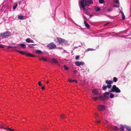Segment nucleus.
<instances>
[{
    "label": "nucleus",
    "instance_id": "1",
    "mask_svg": "<svg viewBox=\"0 0 131 131\" xmlns=\"http://www.w3.org/2000/svg\"><path fill=\"white\" fill-rule=\"evenodd\" d=\"M85 0H83L81 1L79 3V6L81 10L82 9V12L83 13L88 15L90 11V9L89 8H85L86 6V4L84 2H86Z\"/></svg>",
    "mask_w": 131,
    "mask_h": 131
},
{
    "label": "nucleus",
    "instance_id": "2",
    "mask_svg": "<svg viewBox=\"0 0 131 131\" xmlns=\"http://www.w3.org/2000/svg\"><path fill=\"white\" fill-rule=\"evenodd\" d=\"M121 92V90L118 88L117 87L116 85H114L111 90L109 91V92H105L104 94L103 95L105 97H107L106 96L109 95L110 92H115L116 93H119Z\"/></svg>",
    "mask_w": 131,
    "mask_h": 131
},
{
    "label": "nucleus",
    "instance_id": "3",
    "mask_svg": "<svg viewBox=\"0 0 131 131\" xmlns=\"http://www.w3.org/2000/svg\"><path fill=\"white\" fill-rule=\"evenodd\" d=\"M55 41L57 42L60 44H66L67 43V41L65 39L59 38H57L55 40Z\"/></svg>",
    "mask_w": 131,
    "mask_h": 131
},
{
    "label": "nucleus",
    "instance_id": "4",
    "mask_svg": "<svg viewBox=\"0 0 131 131\" xmlns=\"http://www.w3.org/2000/svg\"><path fill=\"white\" fill-rule=\"evenodd\" d=\"M10 34L9 31H7L4 33H2L0 34V37L2 38H4L7 37L9 36Z\"/></svg>",
    "mask_w": 131,
    "mask_h": 131
},
{
    "label": "nucleus",
    "instance_id": "5",
    "mask_svg": "<svg viewBox=\"0 0 131 131\" xmlns=\"http://www.w3.org/2000/svg\"><path fill=\"white\" fill-rule=\"evenodd\" d=\"M47 47L50 49H52L56 48V46L53 42H51L49 44Z\"/></svg>",
    "mask_w": 131,
    "mask_h": 131
},
{
    "label": "nucleus",
    "instance_id": "6",
    "mask_svg": "<svg viewBox=\"0 0 131 131\" xmlns=\"http://www.w3.org/2000/svg\"><path fill=\"white\" fill-rule=\"evenodd\" d=\"M92 92L95 95H100L101 94V93L98 89H94L92 91Z\"/></svg>",
    "mask_w": 131,
    "mask_h": 131
},
{
    "label": "nucleus",
    "instance_id": "7",
    "mask_svg": "<svg viewBox=\"0 0 131 131\" xmlns=\"http://www.w3.org/2000/svg\"><path fill=\"white\" fill-rule=\"evenodd\" d=\"M98 108L100 111H103L105 109L106 107L103 105H100L99 106Z\"/></svg>",
    "mask_w": 131,
    "mask_h": 131
},
{
    "label": "nucleus",
    "instance_id": "8",
    "mask_svg": "<svg viewBox=\"0 0 131 131\" xmlns=\"http://www.w3.org/2000/svg\"><path fill=\"white\" fill-rule=\"evenodd\" d=\"M83 0H82L81 1H82ZM86 2H84L86 4V6H89V4H92L93 3V2L91 0H85Z\"/></svg>",
    "mask_w": 131,
    "mask_h": 131
},
{
    "label": "nucleus",
    "instance_id": "9",
    "mask_svg": "<svg viewBox=\"0 0 131 131\" xmlns=\"http://www.w3.org/2000/svg\"><path fill=\"white\" fill-rule=\"evenodd\" d=\"M75 64L77 66H79L81 65H84V62L81 61H76L75 62Z\"/></svg>",
    "mask_w": 131,
    "mask_h": 131
},
{
    "label": "nucleus",
    "instance_id": "10",
    "mask_svg": "<svg viewBox=\"0 0 131 131\" xmlns=\"http://www.w3.org/2000/svg\"><path fill=\"white\" fill-rule=\"evenodd\" d=\"M84 24L85 26L88 28H90V26L89 24L87 23V22L85 20L84 22Z\"/></svg>",
    "mask_w": 131,
    "mask_h": 131
},
{
    "label": "nucleus",
    "instance_id": "11",
    "mask_svg": "<svg viewBox=\"0 0 131 131\" xmlns=\"http://www.w3.org/2000/svg\"><path fill=\"white\" fill-rule=\"evenodd\" d=\"M18 45L20 46V47L21 48H26V45L24 43H20L18 44Z\"/></svg>",
    "mask_w": 131,
    "mask_h": 131
},
{
    "label": "nucleus",
    "instance_id": "12",
    "mask_svg": "<svg viewBox=\"0 0 131 131\" xmlns=\"http://www.w3.org/2000/svg\"><path fill=\"white\" fill-rule=\"evenodd\" d=\"M125 127L128 131H131V128L130 126H127L126 125L124 126Z\"/></svg>",
    "mask_w": 131,
    "mask_h": 131
},
{
    "label": "nucleus",
    "instance_id": "13",
    "mask_svg": "<svg viewBox=\"0 0 131 131\" xmlns=\"http://www.w3.org/2000/svg\"><path fill=\"white\" fill-rule=\"evenodd\" d=\"M120 12L122 14V18L123 20H124L125 18V16L123 12L122 11H121Z\"/></svg>",
    "mask_w": 131,
    "mask_h": 131
},
{
    "label": "nucleus",
    "instance_id": "14",
    "mask_svg": "<svg viewBox=\"0 0 131 131\" xmlns=\"http://www.w3.org/2000/svg\"><path fill=\"white\" fill-rule=\"evenodd\" d=\"M26 55L28 56H29V57H34L35 56L34 55L32 54H31L30 53H27V52H26Z\"/></svg>",
    "mask_w": 131,
    "mask_h": 131
},
{
    "label": "nucleus",
    "instance_id": "15",
    "mask_svg": "<svg viewBox=\"0 0 131 131\" xmlns=\"http://www.w3.org/2000/svg\"><path fill=\"white\" fill-rule=\"evenodd\" d=\"M99 96L98 97L99 99L101 100H105V98L104 97V96H101L99 95Z\"/></svg>",
    "mask_w": 131,
    "mask_h": 131
},
{
    "label": "nucleus",
    "instance_id": "16",
    "mask_svg": "<svg viewBox=\"0 0 131 131\" xmlns=\"http://www.w3.org/2000/svg\"><path fill=\"white\" fill-rule=\"evenodd\" d=\"M112 81L108 80H106L105 81V82L106 83L110 84L112 83Z\"/></svg>",
    "mask_w": 131,
    "mask_h": 131
},
{
    "label": "nucleus",
    "instance_id": "17",
    "mask_svg": "<svg viewBox=\"0 0 131 131\" xmlns=\"http://www.w3.org/2000/svg\"><path fill=\"white\" fill-rule=\"evenodd\" d=\"M52 61L55 63H57L58 61L57 60L54 58H53L52 59Z\"/></svg>",
    "mask_w": 131,
    "mask_h": 131
},
{
    "label": "nucleus",
    "instance_id": "18",
    "mask_svg": "<svg viewBox=\"0 0 131 131\" xmlns=\"http://www.w3.org/2000/svg\"><path fill=\"white\" fill-rule=\"evenodd\" d=\"M17 52H19V53H21V54H23L25 55H26V51L22 52V51H18V50H17Z\"/></svg>",
    "mask_w": 131,
    "mask_h": 131
},
{
    "label": "nucleus",
    "instance_id": "19",
    "mask_svg": "<svg viewBox=\"0 0 131 131\" xmlns=\"http://www.w3.org/2000/svg\"><path fill=\"white\" fill-rule=\"evenodd\" d=\"M17 6V3H16L14 4V6H13V9L14 10L15 9Z\"/></svg>",
    "mask_w": 131,
    "mask_h": 131
},
{
    "label": "nucleus",
    "instance_id": "20",
    "mask_svg": "<svg viewBox=\"0 0 131 131\" xmlns=\"http://www.w3.org/2000/svg\"><path fill=\"white\" fill-rule=\"evenodd\" d=\"M94 9L96 11L99 12L100 10V9L99 7H95Z\"/></svg>",
    "mask_w": 131,
    "mask_h": 131
},
{
    "label": "nucleus",
    "instance_id": "21",
    "mask_svg": "<svg viewBox=\"0 0 131 131\" xmlns=\"http://www.w3.org/2000/svg\"><path fill=\"white\" fill-rule=\"evenodd\" d=\"M18 18L19 19H20L21 20L23 19L24 18L23 16L21 15L19 16Z\"/></svg>",
    "mask_w": 131,
    "mask_h": 131
},
{
    "label": "nucleus",
    "instance_id": "22",
    "mask_svg": "<svg viewBox=\"0 0 131 131\" xmlns=\"http://www.w3.org/2000/svg\"><path fill=\"white\" fill-rule=\"evenodd\" d=\"M95 49H94L93 48H89L88 49H87V50H86V51H93V50H95Z\"/></svg>",
    "mask_w": 131,
    "mask_h": 131
},
{
    "label": "nucleus",
    "instance_id": "23",
    "mask_svg": "<svg viewBox=\"0 0 131 131\" xmlns=\"http://www.w3.org/2000/svg\"><path fill=\"white\" fill-rule=\"evenodd\" d=\"M114 96V94H113L112 93H111L110 94V97L111 98H112Z\"/></svg>",
    "mask_w": 131,
    "mask_h": 131
},
{
    "label": "nucleus",
    "instance_id": "24",
    "mask_svg": "<svg viewBox=\"0 0 131 131\" xmlns=\"http://www.w3.org/2000/svg\"><path fill=\"white\" fill-rule=\"evenodd\" d=\"M106 86L107 88H108L110 89L111 88L112 85L110 84H108L106 85Z\"/></svg>",
    "mask_w": 131,
    "mask_h": 131
},
{
    "label": "nucleus",
    "instance_id": "25",
    "mask_svg": "<svg viewBox=\"0 0 131 131\" xmlns=\"http://www.w3.org/2000/svg\"><path fill=\"white\" fill-rule=\"evenodd\" d=\"M102 89L104 91H105L107 89V87L106 86V85H104L102 86Z\"/></svg>",
    "mask_w": 131,
    "mask_h": 131
},
{
    "label": "nucleus",
    "instance_id": "26",
    "mask_svg": "<svg viewBox=\"0 0 131 131\" xmlns=\"http://www.w3.org/2000/svg\"><path fill=\"white\" fill-rule=\"evenodd\" d=\"M117 79L115 77H114L113 78V81L115 82H117Z\"/></svg>",
    "mask_w": 131,
    "mask_h": 131
},
{
    "label": "nucleus",
    "instance_id": "27",
    "mask_svg": "<svg viewBox=\"0 0 131 131\" xmlns=\"http://www.w3.org/2000/svg\"><path fill=\"white\" fill-rule=\"evenodd\" d=\"M124 126H123L122 125H121V126L120 127V129L121 130H123L124 128Z\"/></svg>",
    "mask_w": 131,
    "mask_h": 131
},
{
    "label": "nucleus",
    "instance_id": "28",
    "mask_svg": "<svg viewBox=\"0 0 131 131\" xmlns=\"http://www.w3.org/2000/svg\"><path fill=\"white\" fill-rule=\"evenodd\" d=\"M104 0H99V2L100 4H103L104 3Z\"/></svg>",
    "mask_w": 131,
    "mask_h": 131
},
{
    "label": "nucleus",
    "instance_id": "29",
    "mask_svg": "<svg viewBox=\"0 0 131 131\" xmlns=\"http://www.w3.org/2000/svg\"><path fill=\"white\" fill-rule=\"evenodd\" d=\"M36 52L37 53L39 54H41L42 53V52L40 50H37L36 51Z\"/></svg>",
    "mask_w": 131,
    "mask_h": 131
},
{
    "label": "nucleus",
    "instance_id": "30",
    "mask_svg": "<svg viewBox=\"0 0 131 131\" xmlns=\"http://www.w3.org/2000/svg\"><path fill=\"white\" fill-rule=\"evenodd\" d=\"M61 117L62 118H66V116L64 114L62 115H61Z\"/></svg>",
    "mask_w": 131,
    "mask_h": 131
},
{
    "label": "nucleus",
    "instance_id": "31",
    "mask_svg": "<svg viewBox=\"0 0 131 131\" xmlns=\"http://www.w3.org/2000/svg\"><path fill=\"white\" fill-rule=\"evenodd\" d=\"M30 38H27L26 40V41L27 42L30 43Z\"/></svg>",
    "mask_w": 131,
    "mask_h": 131
},
{
    "label": "nucleus",
    "instance_id": "32",
    "mask_svg": "<svg viewBox=\"0 0 131 131\" xmlns=\"http://www.w3.org/2000/svg\"><path fill=\"white\" fill-rule=\"evenodd\" d=\"M93 99L94 100H96L99 99L98 97H93Z\"/></svg>",
    "mask_w": 131,
    "mask_h": 131
},
{
    "label": "nucleus",
    "instance_id": "33",
    "mask_svg": "<svg viewBox=\"0 0 131 131\" xmlns=\"http://www.w3.org/2000/svg\"><path fill=\"white\" fill-rule=\"evenodd\" d=\"M114 2L115 3L117 4H119V1L118 0H115L114 1Z\"/></svg>",
    "mask_w": 131,
    "mask_h": 131
},
{
    "label": "nucleus",
    "instance_id": "34",
    "mask_svg": "<svg viewBox=\"0 0 131 131\" xmlns=\"http://www.w3.org/2000/svg\"><path fill=\"white\" fill-rule=\"evenodd\" d=\"M114 129L116 130H117L119 129V128L116 126H115L114 127Z\"/></svg>",
    "mask_w": 131,
    "mask_h": 131
},
{
    "label": "nucleus",
    "instance_id": "35",
    "mask_svg": "<svg viewBox=\"0 0 131 131\" xmlns=\"http://www.w3.org/2000/svg\"><path fill=\"white\" fill-rule=\"evenodd\" d=\"M16 48V46H9L8 47V48Z\"/></svg>",
    "mask_w": 131,
    "mask_h": 131
},
{
    "label": "nucleus",
    "instance_id": "36",
    "mask_svg": "<svg viewBox=\"0 0 131 131\" xmlns=\"http://www.w3.org/2000/svg\"><path fill=\"white\" fill-rule=\"evenodd\" d=\"M64 68L66 70H67L68 69V68L65 66H64Z\"/></svg>",
    "mask_w": 131,
    "mask_h": 131
},
{
    "label": "nucleus",
    "instance_id": "37",
    "mask_svg": "<svg viewBox=\"0 0 131 131\" xmlns=\"http://www.w3.org/2000/svg\"><path fill=\"white\" fill-rule=\"evenodd\" d=\"M70 82H74V80H72L70 79H69L68 80Z\"/></svg>",
    "mask_w": 131,
    "mask_h": 131
},
{
    "label": "nucleus",
    "instance_id": "38",
    "mask_svg": "<svg viewBox=\"0 0 131 131\" xmlns=\"http://www.w3.org/2000/svg\"><path fill=\"white\" fill-rule=\"evenodd\" d=\"M23 0H22V1H20L18 2V3L19 5H20L21 4L22 1Z\"/></svg>",
    "mask_w": 131,
    "mask_h": 131
},
{
    "label": "nucleus",
    "instance_id": "39",
    "mask_svg": "<svg viewBox=\"0 0 131 131\" xmlns=\"http://www.w3.org/2000/svg\"><path fill=\"white\" fill-rule=\"evenodd\" d=\"M38 84L39 86H41L42 84H41V82L40 81H39L38 82Z\"/></svg>",
    "mask_w": 131,
    "mask_h": 131
},
{
    "label": "nucleus",
    "instance_id": "40",
    "mask_svg": "<svg viewBox=\"0 0 131 131\" xmlns=\"http://www.w3.org/2000/svg\"><path fill=\"white\" fill-rule=\"evenodd\" d=\"M4 48V45H0V48Z\"/></svg>",
    "mask_w": 131,
    "mask_h": 131
},
{
    "label": "nucleus",
    "instance_id": "41",
    "mask_svg": "<svg viewBox=\"0 0 131 131\" xmlns=\"http://www.w3.org/2000/svg\"><path fill=\"white\" fill-rule=\"evenodd\" d=\"M42 60L45 61H47V60L46 59L44 58H42Z\"/></svg>",
    "mask_w": 131,
    "mask_h": 131
},
{
    "label": "nucleus",
    "instance_id": "42",
    "mask_svg": "<svg viewBox=\"0 0 131 131\" xmlns=\"http://www.w3.org/2000/svg\"><path fill=\"white\" fill-rule=\"evenodd\" d=\"M30 42L33 43L34 42V41L33 40L30 39Z\"/></svg>",
    "mask_w": 131,
    "mask_h": 131
},
{
    "label": "nucleus",
    "instance_id": "43",
    "mask_svg": "<svg viewBox=\"0 0 131 131\" xmlns=\"http://www.w3.org/2000/svg\"><path fill=\"white\" fill-rule=\"evenodd\" d=\"M79 56H76V57H75V59H79Z\"/></svg>",
    "mask_w": 131,
    "mask_h": 131
},
{
    "label": "nucleus",
    "instance_id": "44",
    "mask_svg": "<svg viewBox=\"0 0 131 131\" xmlns=\"http://www.w3.org/2000/svg\"><path fill=\"white\" fill-rule=\"evenodd\" d=\"M109 23H106L105 24H104V26H106L107 25H108L109 24Z\"/></svg>",
    "mask_w": 131,
    "mask_h": 131
},
{
    "label": "nucleus",
    "instance_id": "45",
    "mask_svg": "<svg viewBox=\"0 0 131 131\" xmlns=\"http://www.w3.org/2000/svg\"><path fill=\"white\" fill-rule=\"evenodd\" d=\"M45 89V86H43L42 87H41V89L42 90H44Z\"/></svg>",
    "mask_w": 131,
    "mask_h": 131
},
{
    "label": "nucleus",
    "instance_id": "46",
    "mask_svg": "<svg viewBox=\"0 0 131 131\" xmlns=\"http://www.w3.org/2000/svg\"><path fill=\"white\" fill-rule=\"evenodd\" d=\"M77 71L76 70H75L74 71V74H75L77 73Z\"/></svg>",
    "mask_w": 131,
    "mask_h": 131
},
{
    "label": "nucleus",
    "instance_id": "47",
    "mask_svg": "<svg viewBox=\"0 0 131 131\" xmlns=\"http://www.w3.org/2000/svg\"><path fill=\"white\" fill-rule=\"evenodd\" d=\"M43 58V57H41V58H40L39 59V60H42V58Z\"/></svg>",
    "mask_w": 131,
    "mask_h": 131
},
{
    "label": "nucleus",
    "instance_id": "48",
    "mask_svg": "<svg viewBox=\"0 0 131 131\" xmlns=\"http://www.w3.org/2000/svg\"><path fill=\"white\" fill-rule=\"evenodd\" d=\"M114 7H118L119 6L118 5H115L114 6Z\"/></svg>",
    "mask_w": 131,
    "mask_h": 131
},
{
    "label": "nucleus",
    "instance_id": "49",
    "mask_svg": "<svg viewBox=\"0 0 131 131\" xmlns=\"http://www.w3.org/2000/svg\"><path fill=\"white\" fill-rule=\"evenodd\" d=\"M111 10L110 9H108V12H111Z\"/></svg>",
    "mask_w": 131,
    "mask_h": 131
},
{
    "label": "nucleus",
    "instance_id": "50",
    "mask_svg": "<svg viewBox=\"0 0 131 131\" xmlns=\"http://www.w3.org/2000/svg\"><path fill=\"white\" fill-rule=\"evenodd\" d=\"M15 49H19V48L18 47H16V48H15Z\"/></svg>",
    "mask_w": 131,
    "mask_h": 131
},
{
    "label": "nucleus",
    "instance_id": "51",
    "mask_svg": "<svg viewBox=\"0 0 131 131\" xmlns=\"http://www.w3.org/2000/svg\"><path fill=\"white\" fill-rule=\"evenodd\" d=\"M74 80V82H75L76 83H77V80Z\"/></svg>",
    "mask_w": 131,
    "mask_h": 131
},
{
    "label": "nucleus",
    "instance_id": "52",
    "mask_svg": "<svg viewBox=\"0 0 131 131\" xmlns=\"http://www.w3.org/2000/svg\"><path fill=\"white\" fill-rule=\"evenodd\" d=\"M89 16H90V17H91L92 16H93L91 15H90Z\"/></svg>",
    "mask_w": 131,
    "mask_h": 131
},
{
    "label": "nucleus",
    "instance_id": "53",
    "mask_svg": "<svg viewBox=\"0 0 131 131\" xmlns=\"http://www.w3.org/2000/svg\"><path fill=\"white\" fill-rule=\"evenodd\" d=\"M97 123H100V121H97Z\"/></svg>",
    "mask_w": 131,
    "mask_h": 131
},
{
    "label": "nucleus",
    "instance_id": "54",
    "mask_svg": "<svg viewBox=\"0 0 131 131\" xmlns=\"http://www.w3.org/2000/svg\"><path fill=\"white\" fill-rule=\"evenodd\" d=\"M46 83H48V81H47V82H46Z\"/></svg>",
    "mask_w": 131,
    "mask_h": 131
},
{
    "label": "nucleus",
    "instance_id": "55",
    "mask_svg": "<svg viewBox=\"0 0 131 131\" xmlns=\"http://www.w3.org/2000/svg\"><path fill=\"white\" fill-rule=\"evenodd\" d=\"M75 48H77V47H75Z\"/></svg>",
    "mask_w": 131,
    "mask_h": 131
},
{
    "label": "nucleus",
    "instance_id": "56",
    "mask_svg": "<svg viewBox=\"0 0 131 131\" xmlns=\"http://www.w3.org/2000/svg\"><path fill=\"white\" fill-rule=\"evenodd\" d=\"M60 49H62V48H60Z\"/></svg>",
    "mask_w": 131,
    "mask_h": 131
},
{
    "label": "nucleus",
    "instance_id": "57",
    "mask_svg": "<svg viewBox=\"0 0 131 131\" xmlns=\"http://www.w3.org/2000/svg\"><path fill=\"white\" fill-rule=\"evenodd\" d=\"M96 116H97V115L96 114Z\"/></svg>",
    "mask_w": 131,
    "mask_h": 131
}]
</instances>
